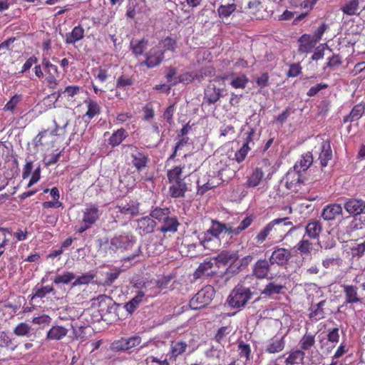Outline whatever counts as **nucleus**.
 I'll use <instances>...</instances> for the list:
<instances>
[{"instance_id":"24","label":"nucleus","mask_w":365,"mask_h":365,"mask_svg":"<svg viewBox=\"0 0 365 365\" xmlns=\"http://www.w3.org/2000/svg\"><path fill=\"white\" fill-rule=\"evenodd\" d=\"M342 214V207L339 204L333 203L325 206L322 212V217L324 220H334Z\"/></svg>"},{"instance_id":"45","label":"nucleus","mask_w":365,"mask_h":365,"mask_svg":"<svg viewBox=\"0 0 365 365\" xmlns=\"http://www.w3.org/2000/svg\"><path fill=\"white\" fill-rule=\"evenodd\" d=\"M359 9V0H349L341 7V10L344 14L353 16L357 14Z\"/></svg>"},{"instance_id":"37","label":"nucleus","mask_w":365,"mask_h":365,"mask_svg":"<svg viewBox=\"0 0 365 365\" xmlns=\"http://www.w3.org/2000/svg\"><path fill=\"white\" fill-rule=\"evenodd\" d=\"M316 343L315 334L312 332H306L299 341V346L302 351L310 350Z\"/></svg>"},{"instance_id":"58","label":"nucleus","mask_w":365,"mask_h":365,"mask_svg":"<svg viewBox=\"0 0 365 365\" xmlns=\"http://www.w3.org/2000/svg\"><path fill=\"white\" fill-rule=\"evenodd\" d=\"M247 8L254 17L259 19L258 12L262 11L263 8L262 2L261 0H251L248 2Z\"/></svg>"},{"instance_id":"40","label":"nucleus","mask_w":365,"mask_h":365,"mask_svg":"<svg viewBox=\"0 0 365 365\" xmlns=\"http://www.w3.org/2000/svg\"><path fill=\"white\" fill-rule=\"evenodd\" d=\"M49 293H55V290L53 286H38V284H37L33 288L32 294L29 295V297L31 300H34L36 298L42 299L45 297L47 294Z\"/></svg>"},{"instance_id":"52","label":"nucleus","mask_w":365,"mask_h":365,"mask_svg":"<svg viewBox=\"0 0 365 365\" xmlns=\"http://www.w3.org/2000/svg\"><path fill=\"white\" fill-rule=\"evenodd\" d=\"M175 277V274H169L167 275H163L158 279H155V282L158 284V287L161 292L163 289H168L170 286L171 281Z\"/></svg>"},{"instance_id":"50","label":"nucleus","mask_w":365,"mask_h":365,"mask_svg":"<svg viewBox=\"0 0 365 365\" xmlns=\"http://www.w3.org/2000/svg\"><path fill=\"white\" fill-rule=\"evenodd\" d=\"M76 279V275L71 272H64L61 274H57L53 280L55 284H68Z\"/></svg>"},{"instance_id":"31","label":"nucleus","mask_w":365,"mask_h":365,"mask_svg":"<svg viewBox=\"0 0 365 365\" xmlns=\"http://www.w3.org/2000/svg\"><path fill=\"white\" fill-rule=\"evenodd\" d=\"M322 231V223L317 220L308 222L305 227V234L311 239H318Z\"/></svg>"},{"instance_id":"61","label":"nucleus","mask_w":365,"mask_h":365,"mask_svg":"<svg viewBox=\"0 0 365 365\" xmlns=\"http://www.w3.org/2000/svg\"><path fill=\"white\" fill-rule=\"evenodd\" d=\"M250 150V146H247V144H243L240 149L235 152V157L232 158V160H235L238 163L243 162L245 160Z\"/></svg>"},{"instance_id":"41","label":"nucleus","mask_w":365,"mask_h":365,"mask_svg":"<svg viewBox=\"0 0 365 365\" xmlns=\"http://www.w3.org/2000/svg\"><path fill=\"white\" fill-rule=\"evenodd\" d=\"M143 293H145V296L148 297H154L160 293L155 279H151L150 280L145 282L143 285Z\"/></svg>"},{"instance_id":"19","label":"nucleus","mask_w":365,"mask_h":365,"mask_svg":"<svg viewBox=\"0 0 365 365\" xmlns=\"http://www.w3.org/2000/svg\"><path fill=\"white\" fill-rule=\"evenodd\" d=\"M365 113V103L361 102L356 104L349 113L344 116L342 123L346 124V123H352L359 120L363 115Z\"/></svg>"},{"instance_id":"57","label":"nucleus","mask_w":365,"mask_h":365,"mask_svg":"<svg viewBox=\"0 0 365 365\" xmlns=\"http://www.w3.org/2000/svg\"><path fill=\"white\" fill-rule=\"evenodd\" d=\"M327 336L328 341L331 344L329 349H331L334 348L339 341V328L334 327L333 329H329L327 331Z\"/></svg>"},{"instance_id":"3","label":"nucleus","mask_w":365,"mask_h":365,"mask_svg":"<svg viewBox=\"0 0 365 365\" xmlns=\"http://www.w3.org/2000/svg\"><path fill=\"white\" fill-rule=\"evenodd\" d=\"M184 165H175L167 171V178L170 184L168 194L172 198L184 197L190 190V184L183 176Z\"/></svg>"},{"instance_id":"11","label":"nucleus","mask_w":365,"mask_h":365,"mask_svg":"<svg viewBox=\"0 0 365 365\" xmlns=\"http://www.w3.org/2000/svg\"><path fill=\"white\" fill-rule=\"evenodd\" d=\"M164 51L160 47L155 46L145 53V59L139 63V66H146L150 69L160 66L164 61Z\"/></svg>"},{"instance_id":"28","label":"nucleus","mask_w":365,"mask_h":365,"mask_svg":"<svg viewBox=\"0 0 365 365\" xmlns=\"http://www.w3.org/2000/svg\"><path fill=\"white\" fill-rule=\"evenodd\" d=\"M298 41L299 43V51L300 53L310 52L317 43L311 35L307 34L302 35Z\"/></svg>"},{"instance_id":"12","label":"nucleus","mask_w":365,"mask_h":365,"mask_svg":"<svg viewBox=\"0 0 365 365\" xmlns=\"http://www.w3.org/2000/svg\"><path fill=\"white\" fill-rule=\"evenodd\" d=\"M127 146L130 150V158L133 166L138 171L145 168L150 161L148 155L135 145H128Z\"/></svg>"},{"instance_id":"48","label":"nucleus","mask_w":365,"mask_h":365,"mask_svg":"<svg viewBox=\"0 0 365 365\" xmlns=\"http://www.w3.org/2000/svg\"><path fill=\"white\" fill-rule=\"evenodd\" d=\"M22 101V96L21 94H15L10 100L5 104L3 110L5 112H11L14 113L18 105Z\"/></svg>"},{"instance_id":"8","label":"nucleus","mask_w":365,"mask_h":365,"mask_svg":"<svg viewBox=\"0 0 365 365\" xmlns=\"http://www.w3.org/2000/svg\"><path fill=\"white\" fill-rule=\"evenodd\" d=\"M82 213L81 224L77 229L78 233H83L90 229L98 220L100 216L98 207L94 204L87 205Z\"/></svg>"},{"instance_id":"49","label":"nucleus","mask_w":365,"mask_h":365,"mask_svg":"<svg viewBox=\"0 0 365 365\" xmlns=\"http://www.w3.org/2000/svg\"><path fill=\"white\" fill-rule=\"evenodd\" d=\"M239 257L237 251H227L224 250L221 252L218 256L217 259L220 262L227 264L228 262H235Z\"/></svg>"},{"instance_id":"54","label":"nucleus","mask_w":365,"mask_h":365,"mask_svg":"<svg viewBox=\"0 0 365 365\" xmlns=\"http://www.w3.org/2000/svg\"><path fill=\"white\" fill-rule=\"evenodd\" d=\"M168 214H171V210L169 207H156L150 211V215L152 219L160 222L163 217Z\"/></svg>"},{"instance_id":"51","label":"nucleus","mask_w":365,"mask_h":365,"mask_svg":"<svg viewBox=\"0 0 365 365\" xmlns=\"http://www.w3.org/2000/svg\"><path fill=\"white\" fill-rule=\"evenodd\" d=\"M96 274L93 272H89L84 273L82 275L74 279V282L72 283V287H76L79 285L88 284L95 278Z\"/></svg>"},{"instance_id":"1","label":"nucleus","mask_w":365,"mask_h":365,"mask_svg":"<svg viewBox=\"0 0 365 365\" xmlns=\"http://www.w3.org/2000/svg\"><path fill=\"white\" fill-rule=\"evenodd\" d=\"M295 230L289 217L277 218L266 225L255 236L257 243L262 244L267 239L272 242H281L289 231Z\"/></svg>"},{"instance_id":"23","label":"nucleus","mask_w":365,"mask_h":365,"mask_svg":"<svg viewBox=\"0 0 365 365\" xmlns=\"http://www.w3.org/2000/svg\"><path fill=\"white\" fill-rule=\"evenodd\" d=\"M222 96L221 89L215 85H209L204 92V101L208 105L215 104Z\"/></svg>"},{"instance_id":"6","label":"nucleus","mask_w":365,"mask_h":365,"mask_svg":"<svg viewBox=\"0 0 365 365\" xmlns=\"http://www.w3.org/2000/svg\"><path fill=\"white\" fill-rule=\"evenodd\" d=\"M270 163L267 159H263L256 168L252 169L246 178L245 186L247 188H254L259 185L262 182L265 173H269Z\"/></svg>"},{"instance_id":"20","label":"nucleus","mask_w":365,"mask_h":365,"mask_svg":"<svg viewBox=\"0 0 365 365\" xmlns=\"http://www.w3.org/2000/svg\"><path fill=\"white\" fill-rule=\"evenodd\" d=\"M284 336L274 337L267 341L265 351L269 354H274L281 352L285 347Z\"/></svg>"},{"instance_id":"5","label":"nucleus","mask_w":365,"mask_h":365,"mask_svg":"<svg viewBox=\"0 0 365 365\" xmlns=\"http://www.w3.org/2000/svg\"><path fill=\"white\" fill-rule=\"evenodd\" d=\"M215 290L211 285H206L200 289L190 300L189 306L193 310L207 307L212 301Z\"/></svg>"},{"instance_id":"56","label":"nucleus","mask_w":365,"mask_h":365,"mask_svg":"<svg viewBox=\"0 0 365 365\" xmlns=\"http://www.w3.org/2000/svg\"><path fill=\"white\" fill-rule=\"evenodd\" d=\"M31 327L26 323L21 322L14 329V334L18 336H29Z\"/></svg>"},{"instance_id":"53","label":"nucleus","mask_w":365,"mask_h":365,"mask_svg":"<svg viewBox=\"0 0 365 365\" xmlns=\"http://www.w3.org/2000/svg\"><path fill=\"white\" fill-rule=\"evenodd\" d=\"M164 53L167 51H175L178 47L177 38L175 36H167L161 41Z\"/></svg>"},{"instance_id":"16","label":"nucleus","mask_w":365,"mask_h":365,"mask_svg":"<svg viewBox=\"0 0 365 365\" xmlns=\"http://www.w3.org/2000/svg\"><path fill=\"white\" fill-rule=\"evenodd\" d=\"M344 207L346 211L354 217L365 213V201L361 199L351 198L345 202Z\"/></svg>"},{"instance_id":"30","label":"nucleus","mask_w":365,"mask_h":365,"mask_svg":"<svg viewBox=\"0 0 365 365\" xmlns=\"http://www.w3.org/2000/svg\"><path fill=\"white\" fill-rule=\"evenodd\" d=\"M139 203L136 201L130 200L126 203L118 205V211L125 215L136 216L139 214Z\"/></svg>"},{"instance_id":"32","label":"nucleus","mask_w":365,"mask_h":365,"mask_svg":"<svg viewBox=\"0 0 365 365\" xmlns=\"http://www.w3.org/2000/svg\"><path fill=\"white\" fill-rule=\"evenodd\" d=\"M312 163V154L308 152L302 155L301 158L296 162L292 169L302 173L307 170Z\"/></svg>"},{"instance_id":"36","label":"nucleus","mask_w":365,"mask_h":365,"mask_svg":"<svg viewBox=\"0 0 365 365\" xmlns=\"http://www.w3.org/2000/svg\"><path fill=\"white\" fill-rule=\"evenodd\" d=\"M326 304V300H322L315 306L312 307L311 308V312L309 314V318L314 321H319L320 319H324L326 317V312L324 311V307Z\"/></svg>"},{"instance_id":"2","label":"nucleus","mask_w":365,"mask_h":365,"mask_svg":"<svg viewBox=\"0 0 365 365\" xmlns=\"http://www.w3.org/2000/svg\"><path fill=\"white\" fill-rule=\"evenodd\" d=\"M225 235H227L225 224L212 220L210 228L198 236L200 245L205 250L216 252L221 246L220 237Z\"/></svg>"},{"instance_id":"43","label":"nucleus","mask_w":365,"mask_h":365,"mask_svg":"<svg viewBox=\"0 0 365 365\" xmlns=\"http://www.w3.org/2000/svg\"><path fill=\"white\" fill-rule=\"evenodd\" d=\"M148 41L144 38L140 40L131 41L130 43V49L135 56H140L143 54Z\"/></svg>"},{"instance_id":"38","label":"nucleus","mask_w":365,"mask_h":365,"mask_svg":"<svg viewBox=\"0 0 365 365\" xmlns=\"http://www.w3.org/2000/svg\"><path fill=\"white\" fill-rule=\"evenodd\" d=\"M285 288L284 285L271 282L268 283L261 292V295H263L264 297H272L274 294L283 293V290L285 289Z\"/></svg>"},{"instance_id":"18","label":"nucleus","mask_w":365,"mask_h":365,"mask_svg":"<svg viewBox=\"0 0 365 365\" xmlns=\"http://www.w3.org/2000/svg\"><path fill=\"white\" fill-rule=\"evenodd\" d=\"M188 344L184 341H173L170 344V351L168 354L170 361H176L187 350Z\"/></svg>"},{"instance_id":"15","label":"nucleus","mask_w":365,"mask_h":365,"mask_svg":"<svg viewBox=\"0 0 365 365\" xmlns=\"http://www.w3.org/2000/svg\"><path fill=\"white\" fill-rule=\"evenodd\" d=\"M291 252L285 248L276 247L272 252L269 261L271 264L284 265L291 258Z\"/></svg>"},{"instance_id":"10","label":"nucleus","mask_w":365,"mask_h":365,"mask_svg":"<svg viewBox=\"0 0 365 365\" xmlns=\"http://www.w3.org/2000/svg\"><path fill=\"white\" fill-rule=\"evenodd\" d=\"M142 338L138 335L129 337H121L115 340L110 344V349L114 352H127L132 349L140 346Z\"/></svg>"},{"instance_id":"33","label":"nucleus","mask_w":365,"mask_h":365,"mask_svg":"<svg viewBox=\"0 0 365 365\" xmlns=\"http://www.w3.org/2000/svg\"><path fill=\"white\" fill-rule=\"evenodd\" d=\"M68 334V329L63 326H53L46 334V339L51 341H60Z\"/></svg>"},{"instance_id":"14","label":"nucleus","mask_w":365,"mask_h":365,"mask_svg":"<svg viewBox=\"0 0 365 365\" xmlns=\"http://www.w3.org/2000/svg\"><path fill=\"white\" fill-rule=\"evenodd\" d=\"M305 178L302 173L290 169L285 176L286 187L292 192H297L302 185L304 182Z\"/></svg>"},{"instance_id":"34","label":"nucleus","mask_w":365,"mask_h":365,"mask_svg":"<svg viewBox=\"0 0 365 365\" xmlns=\"http://www.w3.org/2000/svg\"><path fill=\"white\" fill-rule=\"evenodd\" d=\"M342 287L345 295V302L346 304H354L360 302L357 287L354 285H343Z\"/></svg>"},{"instance_id":"44","label":"nucleus","mask_w":365,"mask_h":365,"mask_svg":"<svg viewBox=\"0 0 365 365\" xmlns=\"http://www.w3.org/2000/svg\"><path fill=\"white\" fill-rule=\"evenodd\" d=\"M128 136L126 130L124 128L118 129L109 138L108 143L113 148L119 145Z\"/></svg>"},{"instance_id":"60","label":"nucleus","mask_w":365,"mask_h":365,"mask_svg":"<svg viewBox=\"0 0 365 365\" xmlns=\"http://www.w3.org/2000/svg\"><path fill=\"white\" fill-rule=\"evenodd\" d=\"M239 354L241 357H245L246 361H249L251 359V348L250 344L245 343L244 341H240L238 344Z\"/></svg>"},{"instance_id":"7","label":"nucleus","mask_w":365,"mask_h":365,"mask_svg":"<svg viewBox=\"0 0 365 365\" xmlns=\"http://www.w3.org/2000/svg\"><path fill=\"white\" fill-rule=\"evenodd\" d=\"M42 66L44 71V82L46 86L51 90H55L59 85L58 79L60 72L58 66L51 63L48 58H42Z\"/></svg>"},{"instance_id":"63","label":"nucleus","mask_w":365,"mask_h":365,"mask_svg":"<svg viewBox=\"0 0 365 365\" xmlns=\"http://www.w3.org/2000/svg\"><path fill=\"white\" fill-rule=\"evenodd\" d=\"M135 79L132 76L123 75L120 76L116 81L117 88H124L130 86L134 83Z\"/></svg>"},{"instance_id":"9","label":"nucleus","mask_w":365,"mask_h":365,"mask_svg":"<svg viewBox=\"0 0 365 365\" xmlns=\"http://www.w3.org/2000/svg\"><path fill=\"white\" fill-rule=\"evenodd\" d=\"M251 297L252 292L249 288L237 287L230 294L227 302L232 308H241L245 306Z\"/></svg>"},{"instance_id":"26","label":"nucleus","mask_w":365,"mask_h":365,"mask_svg":"<svg viewBox=\"0 0 365 365\" xmlns=\"http://www.w3.org/2000/svg\"><path fill=\"white\" fill-rule=\"evenodd\" d=\"M332 158V150L331 148V142L329 139L324 140L321 146V152L319 153V160L322 167H326L328 162Z\"/></svg>"},{"instance_id":"13","label":"nucleus","mask_w":365,"mask_h":365,"mask_svg":"<svg viewBox=\"0 0 365 365\" xmlns=\"http://www.w3.org/2000/svg\"><path fill=\"white\" fill-rule=\"evenodd\" d=\"M54 123L56 122L54 121ZM57 131L58 125H56L53 130L46 129L40 132L35 138L36 146H42L46 149L53 147L58 135Z\"/></svg>"},{"instance_id":"17","label":"nucleus","mask_w":365,"mask_h":365,"mask_svg":"<svg viewBox=\"0 0 365 365\" xmlns=\"http://www.w3.org/2000/svg\"><path fill=\"white\" fill-rule=\"evenodd\" d=\"M272 264L266 259H258L252 266V274L256 278L262 279L267 278Z\"/></svg>"},{"instance_id":"35","label":"nucleus","mask_w":365,"mask_h":365,"mask_svg":"<svg viewBox=\"0 0 365 365\" xmlns=\"http://www.w3.org/2000/svg\"><path fill=\"white\" fill-rule=\"evenodd\" d=\"M230 77L231 78L230 85L235 89L245 88L249 82L247 76L244 73L238 76H235V73H232L230 76L223 77V79H227Z\"/></svg>"},{"instance_id":"47","label":"nucleus","mask_w":365,"mask_h":365,"mask_svg":"<svg viewBox=\"0 0 365 365\" xmlns=\"http://www.w3.org/2000/svg\"><path fill=\"white\" fill-rule=\"evenodd\" d=\"M237 10V4L235 3L221 4L217 9L220 18H228Z\"/></svg>"},{"instance_id":"42","label":"nucleus","mask_w":365,"mask_h":365,"mask_svg":"<svg viewBox=\"0 0 365 365\" xmlns=\"http://www.w3.org/2000/svg\"><path fill=\"white\" fill-rule=\"evenodd\" d=\"M180 225L178 217L173 215L170 219H168L166 223L161 225L159 228V231L163 233H175L178 231Z\"/></svg>"},{"instance_id":"27","label":"nucleus","mask_w":365,"mask_h":365,"mask_svg":"<svg viewBox=\"0 0 365 365\" xmlns=\"http://www.w3.org/2000/svg\"><path fill=\"white\" fill-rule=\"evenodd\" d=\"M213 263L212 260H205L200 263L197 269L194 272V278L199 279L201 277H208L214 274L212 270Z\"/></svg>"},{"instance_id":"62","label":"nucleus","mask_w":365,"mask_h":365,"mask_svg":"<svg viewBox=\"0 0 365 365\" xmlns=\"http://www.w3.org/2000/svg\"><path fill=\"white\" fill-rule=\"evenodd\" d=\"M215 70L211 66H205L200 69L197 75V79L201 81L207 77H212L215 75Z\"/></svg>"},{"instance_id":"39","label":"nucleus","mask_w":365,"mask_h":365,"mask_svg":"<svg viewBox=\"0 0 365 365\" xmlns=\"http://www.w3.org/2000/svg\"><path fill=\"white\" fill-rule=\"evenodd\" d=\"M84 102L87 106V110L84 115L85 118L91 120L101 113V108L97 101L88 98Z\"/></svg>"},{"instance_id":"59","label":"nucleus","mask_w":365,"mask_h":365,"mask_svg":"<svg viewBox=\"0 0 365 365\" xmlns=\"http://www.w3.org/2000/svg\"><path fill=\"white\" fill-rule=\"evenodd\" d=\"M312 245V244L308 240L303 238L297 244L295 248L302 255H308L311 252Z\"/></svg>"},{"instance_id":"22","label":"nucleus","mask_w":365,"mask_h":365,"mask_svg":"<svg viewBox=\"0 0 365 365\" xmlns=\"http://www.w3.org/2000/svg\"><path fill=\"white\" fill-rule=\"evenodd\" d=\"M254 221V217L252 216H247L244 218L240 223V225L235 227L232 228V227L230 224H225L227 235H230L231 237L233 235H238L242 231L245 230L248 228Z\"/></svg>"},{"instance_id":"46","label":"nucleus","mask_w":365,"mask_h":365,"mask_svg":"<svg viewBox=\"0 0 365 365\" xmlns=\"http://www.w3.org/2000/svg\"><path fill=\"white\" fill-rule=\"evenodd\" d=\"M144 296L145 293H143L142 291H139L133 298L125 304V308L127 312L132 314L138 307Z\"/></svg>"},{"instance_id":"21","label":"nucleus","mask_w":365,"mask_h":365,"mask_svg":"<svg viewBox=\"0 0 365 365\" xmlns=\"http://www.w3.org/2000/svg\"><path fill=\"white\" fill-rule=\"evenodd\" d=\"M156 225L155 221L148 216L143 217L137 220V230L140 235L151 233Z\"/></svg>"},{"instance_id":"29","label":"nucleus","mask_w":365,"mask_h":365,"mask_svg":"<svg viewBox=\"0 0 365 365\" xmlns=\"http://www.w3.org/2000/svg\"><path fill=\"white\" fill-rule=\"evenodd\" d=\"M84 34V29L81 25H78L66 34L64 41L67 44H75L83 38Z\"/></svg>"},{"instance_id":"4","label":"nucleus","mask_w":365,"mask_h":365,"mask_svg":"<svg viewBox=\"0 0 365 365\" xmlns=\"http://www.w3.org/2000/svg\"><path fill=\"white\" fill-rule=\"evenodd\" d=\"M105 244H109L110 251L121 252L130 250L136 244V238L130 232H121L116 233L110 241L106 240Z\"/></svg>"},{"instance_id":"55","label":"nucleus","mask_w":365,"mask_h":365,"mask_svg":"<svg viewBox=\"0 0 365 365\" xmlns=\"http://www.w3.org/2000/svg\"><path fill=\"white\" fill-rule=\"evenodd\" d=\"M0 347L14 351L16 349V345L14 344L13 339L5 332H1L0 334Z\"/></svg>"},{"instance_id":"25","label":"nucleus","mask_w":365,"mask_h":365,"mask_svg":"<svg viewBox=\"0 0 365 365\" xmlns=\"http://www.w3.org/2000/svg\"><path fill=\"white\" fill-rule=\"evenodd\" d=\"M305 352L300 349H292L284 360L286 365H299L304 363Z\"/></svg>"},{"instance_id":"64","label":"nucleus","mask_w":365,"mask_h":365,"mask_svg":"<svg viewBox=\"0 0 365 365\" xmlns=\"http://www.w3.org/2000/svg\"><path fill=\"white\" fill-rule=\"evenodd\" d=\"M329 26L326 23H322L314 31L312 36L313 38L318 43L322 38L324 32L328 29Z\"/></svg>"}]
</instances>
